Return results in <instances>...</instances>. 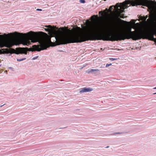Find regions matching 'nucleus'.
I'll return each instance as SVG.
<instances>
[{
  "label": "nucleus",
  "mask_w": 156,
  "mask_h": 156,
  "mask_svg": "<svg viewBox=\"0 0 156 156\" xmlns=\"http://www.w3.org/2000/svg\"><path fill=\"white\" fill-rule=\"evenodd\" d=\"M10 34L18 37L23 36L24 39L22 41L21 43L23 45L28 46L30 44V41L32 43L38 42L39 45H34L33 46L34 51H38L46 49L48 47L49 44L51 42L50 38H47L38 34H35V32L32 31L26 33L15 32Z\"/></svg>",
  "instance_id": "nucleus-1"
},
{
  "label": "nucleus",
  "mask_w": 156,
  "mask_h": 156,
  "mask_svg": "<svg viewBox=\"0 0 156 156\" xmlns=\"http://www.w3.org/2000/svg\"><path fill=\"white\" fill-rule=\"evenodd\" d=\"M55 38L57 45H59L84 42L87 40V37L82 34L77 33L71 35L65 34H58Z\"/></svg>",
  "instance_id": "nucleus-2"
},
{
  "label": "nucleus",
  "mask_w": 156,
  "mask_h": 156,
  "mask_svg": "<svg viewBox=\"0 0 156 156\" xmlns=\"http://www.w3.org/2000/svg\"><path fill=\"white\" fill-rule=\"evenodd\" d=\"M141 34L138 31H132L131 28L129 32H122L117 34L110 35L108 40L112 41H118V40H124L125 39H129L132 38L133 40H137L141 39Z\"/></svg>",
  "instance_id": "nucleus-3"
},
{
  "label": "nucleus",
  "mask_w": 156,
  "mask_h": 156,
  "mask_svg": "<svg viewBox=\"0 0 156 156\" xmlns=\"http://www.w3.org/2000/svg\"><path fill=\"white\" fill-rule=\"evenodd\" d=\"M134 3L137 2L138 5H142L148 7L152 12L155 18V26L156 28V1L152 0H134Z\"/></svg>",
  "instance_id": "nucleus-4"
},
{
  "label": "nucleus",
  "mask_w": 156,
  "mask_h": 156,
  "mask_svg": "<svg viewBox=\"0 0 156 156\" xmlns=\"http://www.w3.org/2000/svg\"><path fill=\"white\" fill-rule=\"evenodd\" d=\"M28 48H16L14 49L12 48H5L2 49V52L4 54H10L9 56H10L12 53H15L16 54H24L27 55V49Z\"/></svg>",
  "instance_id": "nucleus-5"
},
{
  "label": "nucleus",
  "mask_w": 156,
  "mask_h": 156,
  "mask_svg": "<svg viewBox=\"0 0 156 156\" xmlns=\"http://www.w3.org/2000/svg\"><path fill=\"white\" fill-rule=\"evenodd\" d=\"M17 43L16 40H8L0 39V47H5L9 48L12 46L16 44Z\"/></svg>",
  "instance_id": "nucleus-6"
},
{
  "label": "nucleus",
  "mask_w": 156,
  "mask_h": 156,
  "mask_svg": "<svg viewBox=\"0 0 156 156\" xmlns=\"http://www.w3.org/2000/svg\"><path fill=\"white\" fill-rule=\"evenodd\" d=\"M105 29L100 25H96L92 29L91 32L93 34L98 35L104 32Z\"/></svg>",
  "instance_id": "nucleus-7"
},
{
  "label": "nucleus",
  "mask_w": 156,
  "mask_h": 156,
  "mask_svg": "<svg viewBox=\"0 0 156 156\" xmlns=\"http://www.w3.org/2000/svg\"><path fill=\"white\" fill-rule=\"evenodd\" d=\"M46 27H48V28L45 29V30L46 31H49L52 34H53L54 35H55V30L54 28L52 27L51 25H48L45 26Z\"/></svg>",
  "instance_id": "nucleus-8"
},
{
  "label": "nucleus",
  "mask_w": 156,
  "mask_h": 156,
  "mask_svg": "<svg viewBox=\"0 0 156 156\" xmlns=\"http://www.w3.org/2000/svg\"><path fill=\"white\" fill-rule=\"evenodd\" d=\"M93 90V89L92 88L90 87L88 88H82L80 89L79 93L80 94H82L84 92H88L92 91Z\"/></svg>",
  "instance_id": "nucleus-9"
},
{
  "label": "nucleus",
  "mask_w": 156,
  "mask_h": 156,
  "mask_svg": "<svg viewBox=\"0 0 156 156\" xmlns=\"http://www.w3.org/2000/svg\"><path fill=\"white\" fill-rule=\"evenodd\" d=\"M100 70L98 69H89L87 71V73H94L95 74L98 73H99Z\"/></svg>",
  "instance_id": "nucleus-10"
},
{
  "label": "nucleus",
  "mask_w": 156,
  "mask_h": 156,
  "mask_svg": "<svg viewBox=\"0 0 156 156\" xmlns=\"http://www.w3.org/2000/svg\"><path fill=\"white\" fill-rule=\"evenodd\" d=\"M135 22L136 21H135L134 22V24L132 28L135 30H137L138 28L139 24V23H136Z\"/></svg>",
  "instance_id": "nucleus-11"
},
{
  "label": "nucleus",
  "mask_w": 156,
  "mask_h": 156,
  "mask_svg": "<svg viewBox=\"0 0 156 156\" xmlns=\"http://www.w3.org/2000/svg\"><path fill=\"white\" fill-rule=\"evenodd\" d=\"M26 59V58H23L21 59H17L16 60L17 61L21 62L25 60Z\"/></svg>",
  "instance_id": "nucleus-12"
},
{
  "label": "nucleus",
  "mask_w": 156,
  "mask_h": 156,
  "mask_svg": "<svg viewBox=\"0 0 156 156\" xmlns=\"http://www.w3.org/2000/svg\"><path fill=\"white\" fill-rule=\"evenodd\" d=\"M109 59L112 61H113L115 60H116L118 59L117 58H110Z\"/></svg>",
  "instance_id": "nucleus-13"
},
{
  "label": "nucleus",
  "mask_w": 156,
  "mask_h": 156,
  "mask_svg": "<svg viewBox=\"0 0 156 156\" xmlns=\"http://www.w3.org/2000/svg\"><path fill=\"white\" fill-rule=\"evenodd\" d=\"M79 2L80 3H84L85 2L84 0H80Z\"/></svg>",
  "instance_id": "nucleus-14"
},
{
  "label": "nucleus",
  "mask_w": 156,
  "mask_h": 156,
  "mask_svg": "<svg viewBox=\"0 0 156 156\" xmlns=\"http://www.w3.org/2000/svg\"><path fill=\"white\" fill-rule=\"evenodd\" d=\"M112 65V63H109V64H107L106 65V67H108L110 66H111Z\"/></svg>",
  "instance_id": "nucleus-15"
},
{
  "label": "nucleus",
  "mask_w": 156,
  "mask_h": 156,
  "mask_svg": "<svg viewBox=\"0 0 156 156\" xmlns=\"http://www.w3.org/2000/svg\"><path fill=\"white\" fill-rule=\"evenodd\" d=\"M38 57V56H35V57H33V58H32V59L33 60H34L36 59Z\"/></svg>",
  "instance_id": "nucleus-16"
},
{
  "label": "nucleus",
  "mask_w": 156,
  "mask_h": 156,
  "mask_svg": "<svg viewBox=\"0 0 156 156\" xmlns=\"http://www.w3.org/2000/svg\"><path fill=\"white\" fill-rule=\"evenodd\" d=\"M36 10L37 11H41L42 10L41 9H36Z\"/></svg>",
  "instance_id": "nucleus-17"
},
{
  "label": "nucleus",
  "mask_w": 156,
  "mask_h": 156,
  "mask_svg": "<svg viewBox=\"0 0 156 156\" xmlns=\"http://www.w3.org/2000/svg\"><path fill=\"white\" fill-rule=\"evenodd\" d=\"M147 17L145 18H144V19L143 20L144 21H146V19L147 18Z\"/></svg>",
  "instance_id": "nucleus-18"
},
{
  "label": "nucleus",
  "mask_w": 156,
  "mask_h": 156,
  "mask_svg": "<svg viewBox=\"0 0 156 156\" xmlns=\"http://www.w3.org/2000/svg\"><path fill=\"white\" fill-rule=\"evenodd\" d=\"M120 134V133L118 132V133H114V134Z\"/></svg>",
  "instance_id": "nucleus-19"
},
{
  "label": "nucleus",
  "mask_w": 156,
  "mask_h": 156,
  "mask_svg": "<svg viewBox=\"0 0 156 156\" xmlns=\"http://www.w3.org/2000/svg\"><path fill=\"white\" fill-rule=\"evenodd\" d=\"M5 104H3V105H0V106L1 107H2L3 106H4V105H5Z\"/></svg>",
  "instance_id": "nucleus-20"
},
{
  "label": "nucleus",
  "mask_w": 156,
  "mask_h": 156,
  "mask_svg": "<svg viewBox=\"0 0 156 156\" xmlns=\"http://www.w3.org/2000/svg\"><path fill=\"white\" fill-rule=\"evenodd\" d=\"M101 11H100V12H99V14H101Z\"/></svg>",
  "instance_id": "nucleus-21"
},
{
  "label": "nucleus",
  "mask_w": 156,
  "mask_h": 156,
  "mask_svg": "<svg viewBox=\"0 0 156 156\" xmlns=\"http://www.w3.org/2000/svg\"><path fill=\"white\" fill-rule=\"evenodd\" d=\"M153 89H156V87H154V88H153Z\"/></svg>",
  "instance_id": "nucleus-22"
},
{
  "label": "nucleus",
  "mask_w": 156,
  "mask_h": 156,
  "mask_svg": "<svg viewBox=\"0 0 156 156\" xmlns=\"http://www.w3.org/2000/svg\"><path fill=\"white\" fill-rule=\"evenodd\" d=\"M153 94H156V93H153Z\"/></svg>",
  "instance_id": "nucleus-23"
},
{
  "label": "nucleus",
  "mask_w": 156,
  "mask_h": 156,
  "mask_svg": "<svg viewBox=\"0 0 156 156\" xmlns=\"http://www.w3.org/2000/svg\"><path fill=\"white\" fill-rule=\"evenodd\" d=\"M104 1H106V0H103Z\"/></svg>",
  "instance_id": "nucleus-24"
},
{
  "label": "nucleus",
  "mask_w": 156,
  "mask_h": 156,
  "mask_svg": "<svg viewBox=\"0 0 156 156\" xmlns=\"http://www.w3.org/2000/svg\"><path fill=\"white\" fill-rule=\"evenodd\" d=\"M155 58H156V57H155Z\"/></svg>",
  "instance_id": "nucleus-25"
}]
</instances>
